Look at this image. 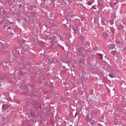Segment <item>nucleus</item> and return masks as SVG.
Wrapping results in <instances>:
<instances>
[{
  "label": "nucleus",
  "instance_id": "nucleus-16",
  "mask_svg": "<svg viewBox=\"0 0 126 126\" xmlns=\"http://www.w3.org/2000/svg\"><path fill=\"white\" fill-rule=\"evenodd\" d=\"M72 29H73V31H74V32H75V31H77V27L73 28Z\"/></svg>",
  "mask_w": 126,
  "mask_h": 126
},
{
  "label": "nucleus",
  "instance_id": "nucleus-11",
  "mask_svg": "<svg viewBox=\"0 0 126 126\" xmlns=\"http://www.w3.org/2000/svg\"><path fill=\"white\" fill-rule=\"evenodd\" d=\"M124 28H125V26H123L122 24L118 27V29H124Z\"/></svg>",
  "mask_w": 126,
  "mask_h": 126
},
{
  "label": "nucleus",
  "instance_id": "nucleus-3",
  "mask_svg": "<svg viewBox=\"0 0 126 126\" xmlns=\"http://www.w3.org/2000/svg\"><path fill=\"white\" fill-rule=\"evenodd\" d=\"M94 25H96V26H100V23H99V19L97 18H95L94 20Z\"/></svg>",
  "mask_w": 126,
  "mask_h": 126
},
{
  "label": "nucleus",
  "instance_id": "nucleus-17",
  "mask_svg": "<svg viewBox=\"0 0 126 126\" xmlns=\"http://www.w3.org/2000/svg\"><path fill=\"white\" fill-rule=\"evenodd\" d=\"M15 102H16V103H17V104H20V100H15Z\"/></svg>",
  "mask_w": 126,
  "mask_h": 126
},
{
  "label": "nucleus",
  "instance_id": "nucleus-23",
  "mask_svg": "<svg viewBox=\"0 0 126 126\" xmlns=\"http://www.w3.org/2000/svg\"><path fill=\"white\" fill-rule=\"evenodd\" d=\"M46 1V0H43V1Z\"/></svg>",
  "mask_w": 126,
  "mask_h": 126
},
{
  "label": "nucleus",
  "instance_id": "nucleus-10",
  "mask_svg": "<svg viewBox=\"0 0 126 126\" xmlns=\"http://www.w3.org/2000/svg\"><path fill=\"white\" fill-rule=\"evenodd\" d=\"M56 39L58 40V41H60L61 40H62V36L61 35H58L56 37Z\"/></svg>",
  "mask_w": 126,
  "mask_h": 126
},
{
  "label": "nucleus",
  "instance_id": "nucleus-6",
  "mask_svg": "<svg viewBox=\"0 0 126 126\" xmlns=\"http://www.w3.org/2000/svg\"><path fill=\"white\" fill-rule=\"evenodd\" d=\"M8 108H9V106L8 105H3L2 106V110H5L6 109H7Z\"/></svg>",
  "mask_w": 126,
  "mask_h": 126
},
{
  "label": "nucleus",
  "instance_id": "nucleus-4",
  "mask_svg": "<svg viewBox=\"0 0 126 126\" xmlns=\"http://www.w3.org/2000/svg\"><path fill=\"white\" fill-rule=\"evenodd\" d=\"M102 36L103 38L107 39V38H108V36L109 35H108V33L107 32H104L102 33Z\"/></svg>",
  "mask_w": 126,
  "mask_h": 126
},
{
  "label": "nucleus",
  "instance_id": "nucleus-8",
  "mask_svg": "<svg viewBox=\"0 0 126 126\" xmlns=\"http://www.w3.org/2000/svg\"><path fill=\"white\" fill-rule=\"evenodd\" d=\"M79 39L80 40H81L82 43H84V38L83 37V36H82V35H80L79 36Z\"/></svg>",
  "mask_w": 126,
  "mask_h": 126
},
{
  "label": "nucleus",
  "instance_id": "nucleus-7",
  "mask_svg": "<svg viewBox=\"0 0 126 126\" xmlns=\"http://www.w3.org/2000/svg\"><path fill=\"white\" fill-rule=\"evenodd\" d=\"M99 6H102V4L104 3V0H101L98 2Z\"/></svg>",
  "mask_w": 126,
  "mask_h": 126
},
{
  "label": "nucleus",
  "instance_id": "nucleus-9",
  "mask_svg": "<svg viewBox=\"0 0 126 126\" xmlns=\"http://www.w3.org/2000/svg\"><path fill=\"white\" fill-rule=\"evenodd\" d=\"M109 76L110 77H112L113 78H115V77H116V75L114 73H110L109 74Z\"/></svg>",
  "mask_w": 126,
  "mask_h": 126
},
{
  "label": "nucleus",
  "instance_id": "nucleus-13",
  "mask_svg": "<svg viewBox=\"0 0 126 126\" xmlns=\"http://www.w3.org/2000/svg\"><path fill=\"white\" fill-rule=\"evenodd\" d=\"M91 9H97V5H94L92 6Z\"/></svg>",
  "mask_w": 126,
  "mask_h": 126
},
{
  "label": "nucleus",
  "instance_id": "nucleus-22",
  "mask_svg": "<svg viewBox=\"0 0 126 126\" xmlns=\"http://www.w3.org/2000/svg\"><path fill=\"white\" fill-rule=\"evenodd\" d=\"M11 29L10 27H9L7 28V29Z\"/></svg>",
  "mask_w": 126,
  "mask_h": 126
},
{
  "label": "nucleus",
  "instance_id": "nucleus-19",
  "mask_svg": "<svg viewBox=\"0 0 126 126\" xmlns=\"http://www.w3.org/2000/svg\"><path fill=\"white\" fill-rule=\"evenodd\" d=\"M63 102V103H65V102H66V101H65V100H64V99H63V100H62Z\"/></svg>",
  "mask_w": 126,
  "mask_h": 126
},
{
  "label": "nucleus",
  "instance_id": "nucleus-25",
  "mask_svg": "<svg viewBox=\"0 0 126 126\" xmlns=\"http://www.w3.org/2000/svg\"><path fill=\"white\" fill-rule=\"evenodd\" d=\"M72 126V125H70V126Z\"/></svg>",
  "mask_w": 126,
  "mask_h": 126
},
{
  "label": "nucleus",
  "instance_id": "nucleus-24",
  "mask_svg": "<svg viewBox=\"0 0 126 126\" xmlns=\"http://www.w3.org/2000/svg\"><path fill=\"white\" fill-rule=\"evenodd\" d=\"M114 46H113V48H112V49H114Z\"/></svg>",
  "mask_w": 126,
  "mask_h": 126
},
{
  "label": "nucleus",
  "instance_id": "nucleus-2",
  "mask_svg": "<svg viewBox=\"0 0 126 126\" xmlns=\"http://www.w3.org/2000/svg\"><path fill=\"white\" fill-rule=\"evenodd\" d=\"M92 119V114H89L86 116V121L89 123Z\"/></svg>",
  "mask_w": 126,
  "mask_h": 126
},
{
  "label": "nucleus",
  "instance_id": "nucleus-21",
  "mask_svg": "<svg viewBox=\"0 0 126 126\" xmlns=\"http://www.w3.org/2000/svg\"><path fill=\"white\" fill-rule=\"evenodd\" d=\"M19 75H22V72H21V74H20Z\"/></svg>",
  "mask_w": 126,
  "mask_h": 126
},
{
  "label": "nucleus",
  "instance_id": "nucleus-15",
  "mask_svg": "<svg viewBox=\"0 0 126 126\" xmlns=\"http://www.w3.org/2000/svg\"><path fill=\"white\" fill-rule=\"evenodd\" d=\"M59 99H60V100H64L63 96H59Z\"/></svg>",
  "mask_w": 126,
  "mask_h": 126
},
{
  "label": "nucleus",
  "instance_id": "nucleus-18",
  "mask_svg": "<svg viewBox=\"0 0 126 126\" xmlns=\"http://www.w3.org/2000/svg\"><path fill=\"white\" fill-rule=\"evenodd\" d=\"M83 80H84V81H87L88 79H87V78H85L83 79Z\"/></svg>",
  "mask_w": 126,
  "mask_h": 126
},
{
  "label": "nucleus",
  "instance_id": "nucleus-12",
  "mask_svg": "<svg viewBox=\"0 0 126 126\" xmlns=\"http://www.w3.org/2000/svg\"><path fill=\"white\" fill-rule=\"evenodd\" d=\"M98 56L99 57V59H100V60H103V55H102L101 54H98Z\"/></svg>",
  "mask_w": 126,
  "mask_h": 126
},
{
  "label": "nucleus",
  "instance_id": "nucleus-1",
  "mask_svg": "<svg viewBox=\"0 0 126 126\" xmlns=\"http://www.w3.org/2000/svg\"><path fill=\"white\" fill-rule=\"evenodd\" d=\"M101 23L102 25H107L108 23V20H107V19H105V18L101 17Z\"/></svg>",
  "mask_w": 126,
  "mask_h": 126
},
{
  "label": "nucleus",
  "instance_id": "nucleus-20",
  "mask_svg": "<svg viewBox=\"0 0 126 126\" xmlns=\"http://www.w3.org/2000/svg\"><path fill=\"white\" fill-rule=\"evenodd\" d=\"M74 118H76V113L75 114Z\"/></svg>",
  "mask_w": 126,
  "mask_h": 126
},
{
  "label": "nucleus",
  "instance_id": "nucleus-14",
  "mask_svg": "<svg viewBox=\"0 0 126 126\" xmlns=\"http://www.w3.org/2000/svg\"><path fill=\"white\" fill-rule=\"evenodd\" d=\"M92 3H93V2H92V1L87 2L88 5H92Z\"/></svg>",
  "mask_w": 126,
  "mask_h": 126
},
{
  "label": "nucleus",
  "instance_id": "nucleus-5",
  "mask_svg": "<svg viewBox=\"0 0 126 126\" xmlns=\"http://www.w3.org/2000/svg\"><path fill=\"white\" fill-rule=\"evenodd\" d=\"M90 124H91V126H95L97 123H96L92 119L89 121Z\"/></svg>",
  "mask_w": 126,
  "mask_h": 126
}]
</instances>
